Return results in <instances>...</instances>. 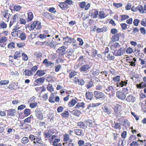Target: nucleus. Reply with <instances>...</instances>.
<instances>
[{"label": "nucleus", "instance_id": "f257e3e1", "mask_svg": "<svg viewBox=\"0 0 146 146\" xmlns=\"http://www.w3.org/2000/svg\"><path fill=\"white\" fill-rule=\"evenodd\" d=\"M10 11L7 9L3 11L2 12L1 14L4 16V19L5 22H8L9 21V19L11 18L12 16V15L10 13Z\"/></svg>", "mask_w": 146, "mask_h": 146}, {"label": "nucleus", "instance_id": "f03ea898", "mask_svg": "<svg viewBox=\"0 0 146 146\" xmlns=\"http://www.w3.org/2000/svg\"><path fill=\"white\" fill-rule=\"evenodd\" d=\"M31 30H33L35 29L36 30L40 29L41 28V23L38 21H34L30 26Z\"/></svg>", "mask_w": 146, "mask_h": 146}, {"label": "nucleus", "instance_id": "7ed1b4c3", "mask_svg": "<svg viewBox=\"0 0 146 146\" xmlns=\"http://www.w3.org/2000/svg\"><path fill=\"white\" fill-rule=\"evenodd\" d=\"M7 37L3 36L0 38V46L4 48L6 45V43H5L7 42Z\"/></svg>", "mask_w": 146, "mask_h": 146}, {"label": "nucleus", "instance_id": "20e7f679", "mask_svg": "<svg viewBox=\"0 0 146 146\" xmlns=\"http://www.w3.org/2000/svg\"><path fill=\"white\" fill-rule=\"evenodd\" d=\"M125 49L124 48H121L116 53H114L113 55L116 56H120L123 55L125 52Z\"/></svg>", "mask_w": 146, "mask_h": 146}, {"label": "nucleus", "instance_id": "39448f33", "mask_svg": "<svg viewBox=\"0 0 146 146\" xmlns=\"http://www.w3.org/2000/svg\"><path fill=\"white\" fill-rule=\"evenodd\" d=\"M35 115L38 119L42 120L43 119V114L40 110H37L35 111Z\"/></svg>", "mask_w": 146, "mask_h": 146}, {"label": "nucleus", "instance_id": "423d86ee", "mask_svg": "<svg viewBox=\"0 0 146 146\" xmlns=\"http://www.w3.org/2000/svg\"><path fill=\"white\" fill-rule=\"evenodd\" d=\"M95 87L96 89L98 90H101L103 87L102 82L100 81H98L95 83Z\"/></svg>", "mask_w": 146, "mask_h": 146}, {"label": "nucleus", "instance_id": "0eeeda50", "mask_svg": "<svg viewBox=\"0 0 146 146\" xmlns=\"http://www.w3.org/2000/svg\"><path fill=\"white\" fill-rule=\"evenodd\" d=\"M116 95L117 98L122 100H124L126 97L125 94L123 92L119 91L117 92Z\"/></svg>", "mask_w": 146, "mask_h": 146}, {"label": "nucleus", "instance_id": "6e6552de", "mask_svg": "<svg viewBox=\"0 0 146 146\" xmlns=\"http://www.w3.org/2000/svg\"><path fill=\"white\" fill-rule=\"evenodd\" d=\"M94 96L97 98H100L104 97V94L102 92L95 91L94 93Z\"/></svg>", "mask_w": 146, "mask_h": 146}, {"label": "nucleus", "instance_id": "1a4fd4ad", "mask_svg": "<svg viewBox=\"0 0 146 146\" xmlns=\"http://www.w3.org/2000/svg\"><path fill=\"white\" fill-rule=\"evenodd\" d=\"M126 100L127 102L133 103L135 101L136 98L134 96L130 95L126 97Z\"/></svg>", "mask_w": 146, "mask_h": 146}, {"label": "nucleus", "instance_id": "9d476101", "mask_svg": "<svg viewBox=\"0 0 146 146\" xmlns=\"http://www.w3.org/2000/svg\"><path fill=\"white\" fill-rule=\"evenodd\" d=\"M90 68V65L86 64L83 65L80 68V70L81 72H87L88 71Z\"/></svg>", "mask_w": 146, "mask_h": 146}, {"label": "nucleus", "instance_id": "9b49d317", "mask_svg": "<svg viewBox=\"0 0 146 146\" xmlns=\"http://www.w3.org/2000/svg\"><path fill=\"white\" fill-rule=\"evenodd\" d=\"M53 133V130L52 129H50L47 132H45L44 133V134L45 136V139L46 138H49Z\"/></svg>", "mask_w": 146, "mask_h": 146}, {"label": "nucleus", "instance_id": "f8f14e48", "mask_svg": "<svg viewBox=\"0 0 146 146\" xmlns=\"http://www.w3.org/2000/svg\"><path fill=\"white\" fill-rule=\"evenodd\" d=\"M63 39L65 40L66 42L69 43H74L76 41L74 38H71L70 37H64Z\"/></svg>", "mask_w": 146, "mask_h": 146}, {"label": "nucleus", "instance_id": "ddd939ff", "mask_svg": "<svg viewBox=\"0 0 146 146\" xmlns=\"http://www.w3.org/2000/svg\"><path fill=\"white\" fill-rule=\"evenodd\" d=\"M65 47L64 46L60 47L57 50L56 52L61 54V55H63L65 53Z\"/></svg>", "mask_w": 146, "mask_h": 146}, {"label": "nucleus", "instance_id": "4468645a", "mask_svg": "<svg viewBox=\"0 0 146 146\" xmlns=\"http://www.w3.org/2000/svg\"><path fill=\"white\" fill-rule=\"evenodd\" d=\"M19 33V37L22 40H24L26 39V36L25 33H23L22 32L20 31H18L15 32V33Z\"/></svg>", "mask_w": 146, "mask_h": 146}, {"label": "nucleus", "instance_id": "2eb2a0df", "mask_svg": "<svg viewBox=\"0 0 146 146\" xmlns=\"http://www.w3.org/2000/svg\"><path fill=\"white\" fill-rule=\"evenodd\" d=\"M106 90L110 94H114L115 92V89L112 86H109L106 89Z\"/></svg>", "mask_w": 146, "mask_h": 146}, {"label": "nucleus", "instance_id": "dca6fc26", "mask_svg": "<svg viewBox=\"0 0 146 146\" xmlns=\"http://www.w3.org/2000/svg\"><path fill=\"white\" fill-rule=\"evenodd\" d=\"M17 114V111L14 109H11L7 111V114L11 116H15Z\"/></svg>", "mask_w": 146, "mask_h": 146}, {"label": "nucleus", "instance_id": "f3484780", "mask_svg": "<svg viewBox=\"0 0 146 146\" xmlns=\"http://www.w3.org/2000/svg\"><path fill=\"white\" fill-rule=\"evenodd\" d=\"M58 6L62 10H64L65 9H67L68 7V5L66 4L64 2L60 3L58 5Z\"/></svg>", "mask_w": 146, "mask_h": 146}, {"label": "nucleus", "instance_id": "a211bd4d", "mask_svg": "<svg viewBox=\"0 0 146 146\" xmlns=\"http://www.w3.org/2000/svg\"><path fill=\"white\" fill-rule=\"evenodd\" d=\"M86 97L87 99L91 100L93 96V94L92 92H87L86 94Z\"/></svg>", "mask_w": 146, "mask_h": 146}, {"label": "nucleus", "instance_id": "6ab92c4d", "mask_svg": "<svg viewBox=\"0 0 146 146\" xmlns=\"http://www.w3.org/2000/svg\"><path fill=\"white\" fill-rule=\"evenodd\" d=\"M74 131L75 133L77 135L81 136L84 135L83 132L82 130L80 129H75Z\"/></svg>", "mask_w": 146, "mask_h": 146}, {"label": "nucleus", "instance_id": "aec40b11", "mask_svg": "<svg viewBox=\"0 0 146 146\" xmlns=\"http://www.w3.org/2000/svg\"><path fill=\"white\" fill-rule=\"evenodd\" d=\"M33 14L31 12L29 11L28 13V18L27 19V21L29 22L32 21L33 19Z\"/></svg>", "mask_w": 146, "mask_h": 146}, {"label": "nucleus", "instance_id": "412c9836", "mask_svg": "<svg viewBox=\"0 0 146 146\" xmlns=\"http://www.w3.org/2000/svg\"><path fill=\"white\" fill-rule=\"evenodd\" d=\"M45 74V71L43 70H38L36 72L35 75L38 76H42Z\"/></svg>", "mask_w": 146, "mask_h": 146}, {"label": "nucleus", "instance_id": "4be33fe9", "mask_svg": "<svg viewBox=\"0 0 146 146\" xmlns=\"http://www.w3.org/2000/svg\"><path fill=\"white\" fill-rule=\"evenodd\" d=\"M127 80L125 81H121V82L117 84V86H121L123 87L124 86H126L127 84Z\"/></svg>", "mask_w": 146, "mask_h": 146}, {"label": "nucleus", "instance_id": "5701e85b", "mask_svg": "<svg viewBox=\"0 0 146 146\" xmlns=\"http://www.w3.org/2000/svg\"><path fill=\"white\" fill-rule=\"evenodd\" d=\"M107 28L106 27H103V28H98L96 30V31L98 33L106 32L107 31Z\"/></svg>", "mask_w": 146, "mask_h": 146}, {"label": "nucleus", "instance_id": "b1692460", "mask_svg": "<svg viewBox=\"0 0 146 146\" xmlns=\"http://www.w3.org/2000/svg\"><path fill=\"white\" fill-rule=\"evenodd\" d=\"M118 35V34L113 35L111 38L112 41L114 42L118 40L119 39Z\"/></svg>", "mask_w": 146, "mask_h": 146}, {"label": "nucleus", "instance_id": "393cba45", "mask_svg": "<svg viewBox=\"0 0 146 146\" xmlns=\"http://www.w3.org/2000/svg\"><path fill=\"white\" fill-rule=\"evenodd\" d=\"M120 46V45L119 44V43L115 42L113 45H112L111 49L112 50L116 51L117 50V48H119Z\"/></svg>", "mask_w": 146, "mask_h": 146}, {"label": "nucleus", "instance_id": "a878e982", "mask_svg": "<svg viewBox=\"0 0 146 146\" xmlns=\"http://www.w3.org/2000/svg\"><path fill=\"white\" fill-rule=\"evenodd\" d=\"M50 35L48 34H41L38 36V37L41 39H45L47 38V37H50Z\"/></svg>", "mask_w": 146, "mask_h": 146}, {"label": "nucleus", "instance_id": "bb28decb", "mask_svg": "<svg viewBox=\"0 0 146 146\" xmlns=\"http://www.w3.org/2000/svg\"><path fill=\"white\" fill-rule=\"evenodd\" d=\"M35 55L38 60L40 61L41 60L42 54L41 52H36L35 54Z\"/></svg>", "mask_w": 146, "mask_h": 146}, {"label": "nucleus", "instance_id": "cd10ccee", "mask_svg": "<svg viewBox=\"0 0 146 146\" xmlns=\"http://www.w3.org/2000/svg\"><path fill=\"white\" fill-rule=\"evenodd\" d=\"M136 86L138 88H140L146 87V82H142L140 84H137Z\"/></svg>", "mask_w": 146, "mask_h": 146}, {"label": "nucleus", "instance_id": "c85d7f7f", "mask_svg": "<svg viewBox=\"0 0 146 146\" xmlns=\"http://www.w3.org/2000/svg\"><path fill=\"white\" fill-rule=\"evenodd\" d=\"M85 122L86 125L89 127L93 126V121L90 119L86 120L85 121Z\"/></svg>", "mask_w": 146, "mask_h": 146}, {"label": "nucleus", "instance_id": "c756f323", "mask_svg": "<svg viewBox=\"0 0 146 146\" xmlns=\"http://www.w3.org/2000/svg\"><path fill=\"white\" fill-rule=\"evenodd\" d=\"M78 125L80 128L85 129L87 128V125L85 123L82 122H80L78 123Z\"/></svg>", "mask_w": 146, "mask_h": 146}, {"label": "nucleus", "instance_id": "7c9ffc66", "mask_svg": "<svg viewBox=\"0 0 146 146\" xmlns=\"http://www.w3.org/2000/svg\"><path fill=\"white\" fill-rule=\"evenodd\" d=\"M54 43V41L52 40L51 41H49L46 42V44L48 45L50 47L53 48L55 46Z\"/></svg>", "mask_w": 146, "mask_h": 146}, {"label": "nucleus", "instance_id": "2f4dec72", "mask_svg": "<svg viewBox=\"0 0 146 146\" xmlns=\"http://www.w3.org/2000/svg\"><path fill=\"white\" fill-rule=\"evenodd\" d=\"M120 76H116L113 77V81L114 82L116 83L117 84L119 83V82L120 81Z\"/></svg>", "mask_w": 146, "mask_h": 146}, {"label": "nucleus", "instance_id": "473e14b6", "mask_svg": "<svg viewBox=\"0 0 146 146\" xmlns=\"http://www.w3.org/2000/svg\"><path fill=\"white\" fill-rule=\"evenodd\" d=\"M49 101L50 102L53 103L55 102L54 100V94L53 93H51L49 99Z\"/></svg>", "mask_w": 146, "mask_h": 146}, {"label": "nucleus", "instance_id": "72a5a7b5", "mask_svg": "<svg viewBox=\"0 0 146 146\" xmlns=\"http://www.w3.org/2000/svg\"><path fill=\"white\" fill-rule=\"evenodd\" d=\"M77 101L74 99L72 100L69 102L68 104V106L70 107H72L74 106L77 103Z\"/></svg>", "mask_w": 146, "mask_h": 146}, {"label": "nucleus", "instance_id": "f704fd0d", "mask_svg": "<svg viewBox=\"0 0 146 146\" xmlns=\"http://www.w3.org/2000/svg\"><path fill=\"white\" fill-rule=\"evenodd\" d=\"M47 90L52 93V92L54 91V89L52 85L50 84H49L47 87Z\"/></svg>", "mask_w": 146, "mask_h": 146}, {"label": "nucleus", "instance_id": "c9c22d12", "mask_svg": "<svg viewBox=\"0 0 146 146\" xmlns=\"http://www.w3.org/2000/svg\"><path fill=\"white\" fill-rule=\"evenodd\" d=\"M99 16L100 19H104L106 17V14L104 11H102L99 12Z\"/></svg>", "mask_w": 146, "mask_h": 146}, {"label": "nucleus", "instance_id": "e433bc0d", "mask_svg": "<svg viewBox=\"0 0 146 146\" xmlns=\"http://www.w3.org/2000/svg\"><path fill=\"white\" fill-rule=\"evenodd\" d=\"M45 80V78L43 77H41L36 79L35 80V82L38 84H41L44 82Z\"/></svg>", "mask_w": 146, "mask_h": 146}, {"label": "nucleus", "instance_id": "4c0bfd02", "mask_svg": "<svg viewBox=\"0 0 146 146\" xmlns=\"http://www.w3.org/2000/svg\"><path fill=\"white\" fill-rule=\"evenodd\" d=\"M29 141L28 138L26 137H24L21 139V142L23 144H27Z\"/></svg>", "mask_w": 146, "mask_h": 146}, {"label": "nucleus", "instance_id": "58836bf2", "mask_svg": "<svg viewBox=\"0 0 146 146\" xmlns=\"http://www.w3.org/2000/svg\"><path fill=\"white\" fill-rule=\"evenodd\" d=\"M138 141H140L142 142H143V141L142 140H140L138 139L137 141H133L130 144V146H139V145L138 144Z\"/></svg>", "mask_w": 146, "mask_h": 146}, {"label": "nucleus", "instance_id": "ea45409f", "mask_svg": "<svg viewBox=\"0 0 146 146\" xmlns=\"http://www.w3.org/2000/svg\"><path fill=\"white\" fill-rule=\"evenodd\" d=\"M104 112L108 115L110 114L111 113V111L110 109L106 106L104 107Z\"/></svg>", "mask_w": 146, "mask_h": 146}, {"label": "nucleus", "instance_id": "a19ab883", "mask_svg": "<svg viewBox=\"0 0 146 146\" xmlns=\"http://www.w3.org/2000/svg\"><path fill=\"white\" fill-rule=\"evenodd\" d=\"M72 113L73 114L77 116H79L81 114V112L79 110H74Z\"/></svg>", "mask_w": 146, "mask_h": 146}, {"label": "nucleus", "instance_id": "79ce46f5", "mask_svg": "<svg viewBox=\"0 0 146 146\" xmlns=\"http://www.w3.org/2000/svg\"><path fill=\"white\" fill-rule=\"evenodd\" d=\"M19 15L18 14H15L12 17V21L13 22L17 21L18 20Z\"/></svg>", "mask_w": 146, "mask_h": 146}, {"label": "nucleus", "instance_id": "37998d69", "mask_svg": "<svg viewBox=\"0 0 146 146\" xmlns=\"http://www.w3.org/2000/svg\"><path fill=\"white\" fill-rule=\"evenodd\" d=\"M24 72H25V75L26 76H29L33 75V74L31 70H30L27 69H25L24 71Z\"/></svg>", "mask_w": 146, "mask_h": 146}, {"label": "nucleus", "instance_id": "c03bdc74", "mask_svg": "<svg viewBox=\"0 0 146 146\" xmlns=\"http://www.w3.org/2000/svg\"><path fill=\"white\" fill-rule=\"evenodd\" d=\"M84 103L83 102L78 103L76 106L75 108H79L80 107L84 108Z\"/></svg>", "mask_w": 146, "mask_h": 146}, {"label": "nucleus", "instance_id": "a18cd8bd", "mask_svg": "<svg viewBox=\"0 0 146 146\" xmlns=\"http://www.w3.org/2000/svg\"><path fill=\"white\" fill-rule=\"evenodd\" d=\"M139 60L140 62V64L141 65H143L145 66H146V59H144L139 58Z\"/></svg>", "mask_w": 146, "mask_h": 146}, {"label": "nucleus", "instance_id": "49530a36", "mask_svg": "<svg viewBox=\"0 0 146 146\" xmlns=\"http://www.w3.org/2000/svg\"><path fill=\"white\" fill-rule=\"evenodd\" d=\"M7 24L3 21L0 23V28L5 29L7 28Z\"/></svg>", "mask_w": 146, "mask_h": 146}, {"label": "nucleus", "instance_id": "de8ad7c7", "mask_svg": "<svg viewBox=\"0 0 146 146\" xmlns=\"http://www.w3.org/2000/svg\"><path fill=\"white\" fill-rule=\"evenodd\" d=\"M24 113L26 116L29 115L31 113L30 110L28 109H26L24 111Z\"/></svg>", "mask_w": 146, "mask_h": 146}, {"label": "nucleus", "instance_id": "09e8293b", "mask_svg": "<svg viewBox=\"0 0 146 146\" xmlns=\"http://www.w3.org/2000/svg\"><path fill=\"white\" fill-rule=\"evenodd\" d=\"M84 61V59L83 56H81L80 57L79 60H78V62H79L80 63L79 64V65H78V66H80L83 63V62Z\"/></svg>", "mask_w": 146, "mask_h": 146}, {"label": "nucleus", "instance_id": "8fccbe9b", "mask_svg": "<svg viewBox=\"0 0 146 146\" xmlns=\"http://www.w3.org/2000/svg\"><path fill=\"white\" fill-rule=\"evenodd\" d=\"M43 63L46 66L51 65L52 63L50 62H48L47 59H45L43 62Z\"/></svg>", "mask_w": 146, "mask_h": 146}, {"label": "nucleus", "instance_id": "3c124183", "mask_svg": "<svg viewBox=\"0 0 146 146\" xmlns=\"http://www.w3.org/2000/svg\"><path fill=\"white\" fill-rule=\"evenodd\" d=\"M21 56V54L18 51H16L15 53L14 58L15 59H16L18 58H19Z\"/></svg>", "mask_w": 146, "mask_h": 146}, {"label": "nucleus", "instance_id": "603ef678", "mask_svg": "<svg viewBox=\"0 0 146 146\" xmlns=\"http://www.w3.org/2000/svg\"><path fill=\"white\" fill-rule=\"evenodd\" d=\"M15 43L13 42H11L10 43L8 46V47L9 48L11 49H13L15 47Z\"/></svg>", "mask_w": 146, "mask_h": 146}, {"label": "nucleus", "instance_id": "864d4df0", "mask_svg": "<svg viewBox=\"0 0 146 146\" xmlns=\"http://www.w3.org/2000/svg\"><path fill=\"white\" fill-rule=\"evenodd\" d=\"M9 82V81L8 80H2L0 82V84L1 85H5L8 84Z\"/></svg>", "mask_w": 146, "mask_h": 146}, {"label": "nucleus", "instance_id": "5fc2aeb1", "mask_svg": "<svg viewBox=\"0 0 146 146\" xmlns=\"http://www.w3.org/2000/svg\"><path fill=\"white\" fill-rule=\"evenodd\" d=\"M114 127V128L115 129H121L120 124L119 123H115V124Z\"/></svg>", "mask_w": 146, "mask_h": 146}, {"label": "nucleus", "instance_id": "6e6d98bb", "mask_svg": "<svg viewBox=\"0 0 146 146\" xmlns=\"http://www.w3.org/2000/svg\"><path fill=\"white\" fill-rule=\"evenodd\" d=\"M22 57L23 60L27 61L28 60V58L27 56L24 53H23L22 54Z\"/></svg>", "mask_w": 146, "mask_h": 146}, {"label": "nucleus", "instance_id": "4d7b16f0", "mask_svg": "<svg viewBox=\"0 0 146 146\" xmlns=\"http://www.w3.org/2000/svg\"><path fill=\"white\" fill-rule=\"evenodd\" d=\"M63 138L65 141H68L70 139L69 136L68 134H66L64 135Z\"/></svg>", "mask_w": 146, "mask_h": 146}, {"label": "nucleus", "instance_id": "13d9d810", "mask_svg": "<svg viewBox=\"0 0 146 146\" xmlns=\"http://www.w3.org/2000/svg\"><path fill=\"white\" fill-rule=\"evenodd\" d=\"M121 21L125 20L129 18V16L127 15H121Z\"/></svg>", "mask_w": 146, "mask_h": 146}, {"label": "nucleus", "instance_id": "bf43d9fd", "mask_svg": "<svg viewBox=\"0 0 146 146\" xmlns=\"http://www.w3.org/2000/svg\"><path fill=\"white\" fill-rule=\"evenodd\" d=\"M29 138L31 140V141H33V143L35 144L36 143L35 142V137L32 135H31L29 136Z\"/></svg>", "mask_w": 146, "mask_h": 146}, {"label": "nucleus", "instance_id": "052dcab7", "mask_svg": "<svg viewBox=\"0 0 146 146\" xmlns=\"http://www.w3.org/2000/svg\"><path fill=\"white\" fill-rule=\"evenodd\" d=\"M141 33L143 35L146 34V31L144 27H141L140 29Z\"/></svg>", "mask_w": 146, "mask_h": 146}, {"label": "nucleus", "instance_id": "680f3d73", "mask_svg": "<svg viewBox=\"0 0 146 146\" xmlns=\"http://www.w3.org/2000/svg\"><path fill=\"white\" fill-rule=\"evenodd\" d=\"M98 14V11H95L92 13V16L94 18H96Z\"/></svg>", "mask_w": 146, "mask_h": 146}, {"label": "nucleus", "instance_id": "e2e57ef3", "mask_svg": "<svg viewBox=\"0 0 146 146\" xmlns=\"http://www.w3.org/2000/svg\"><path fill=\"white\" fill-rule=\"evenodd\" d=\"M107 58L110 60H113L115 59V57L110 54H108Z\"/></svg>", "mask_w": 146, "mask_h": 146}, {"label": "nucleus", "instance_id": "0e129e2a", "mask_svg": "<svg viewBox=\"0 0 146 146\" xmlns=\"http://www.w3.org/2000/svg\"><path fill=\"white\" fill-rule=\"evenodd\" d=\"M62 115L64 117H66L69 116V114L68 111H65L62 113Z\"/></svg>", "mask_w": 146, "mask_h": 146}, {"label": "nucleus", "instance_id": "69168bd1", "mask_svg": "<svg viewBox=\"0 0 146 146\" xmlns=\"http://www.w3.org/2000/svg\"><path fill=\"white\" fill-rule=\"evenodd\" d=\"M77 41L79 42V45L80 46L82 45L83 44V40L80 38H78L77 39Z\"/></svg>", "mask_w": 146, "mask_h": 146}, {"label": "nucleus", "instance_id": "338daca9", "mask_svg": "<svg viewBox=\"0 0 146 146\" xmlns=\"http://www.w3.org/2000/svg\"><path fill=\"white\" fill-rule=\"evenodd\" d=\"M137 10H138L141 13H143V7L141 5H139L137 7Z\"/></svg>", "mask_w": 146, "mask_h": 146}, {"label": "nucleus", "instance_id": "774afa93", "mask_svg": "<svg viewBox=\"0 0 146 146\" xmlns=\"http://www.w3.org/2000/svg\"><path fill=\"white\" fill-rule=\"evenodd\" d=\"M100 71L98 70H96L95 71H93L92 75L94 76L98 75L100 73Z\"/></svg>", "mask_w": 146, "mask_h": 146}]
</instances>
